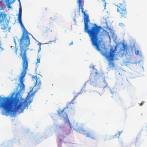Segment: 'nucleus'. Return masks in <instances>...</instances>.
I'll return each mask as SVG.
<instances>
[{
    "label": "nucleus",
    "instance_id": "1",
    "mask_svg": "<svg viewBox=\"0 0 147 147\" xmlns=\"http://www.w3.org/2000/svg\"><path fill=\"white\" fill-rule=\"evenodd\" d=\"M32 90L30 91L25 99L22 98L18 93H16L13 98L15 94L14 92L12 93L10 97L0 98V109L3 108L2 114L7 115H10L13 116L16 112L20 110L22 111L26 109H27L28 105L32 102L30 99L34 93H33L30 95Z\"/></svg>",
    "mask_w": 147,
    "mask_h": 147
},
{
    "label": "nucleus",
    "instance_id": "2",
    "mask_svg": "<svg viewBox=\"0 0 147 147\" xmlns=\"http://www.w3.org/2000/svg\"><path fill=\"white\" fill-rule=\"evenodd\" d=\"M81 93L82 92H81L78 93L77 95L74 96L71 101L67 103L66 107L64 108L63 110H58L57 112V114L59 116L62 118L65 117L64 119V123L68 124L69 125L70 127H71V126L68 118L67 113H69L71 114L72 113H74V110L72 107V105L74 104L73 102L75 100L78 95Z\"/></svg>",
    "mask_w": 147,
    "mask_h": 147
},
{
    "label": "nucleus",
    "instance_id": "3",
    "mask_svg": "<svg viewBox=\"0 0 147 147\" xmlns=\"http://www.w3.org/2000/svg\"><path fill=\"white\" fill-rule=\"evenodd\" d=\"M22 12H19L18 19L23 30L22 35L20 39V44L22 47H27L30 44V40L29 35L31 34L28 32L23 25L22 20Z\"/></svg>",
    "mask_w": 147,
    "mask_h": 147
},
{
    "label": "nucleus",
    "instance_id": "4",
    "mask_svg": "<svg viewBox=\"0 0 147 147\" xmlns=\"http://www.w3.org/2000/svg\"><path fill=\"white\" fill-rule=\"evenodd\" d=\"M26 47L21 46L20 48V55L22 57L23 60L22 67L23 70L20 77V80L24 81L23 78L25 77L26 73V71L28 68V59L27 57L26 50L24 49V48Z\"/></svg>",
    "mask_w": 147,
    "mask_h": 147
},
{
    "label": "nucleus",
    "instance_id": "5",
    "mask_svg": "<svg viewBox=\"0 0 147 147\" xmlns=\"http://www.w3.org/2000/svg\"><path fill=\"white\" fill-rule=\"evenodd\" d=\"M85 124H82V125H80L77 123L75 122L73 123L72 127L73 129L78 131H79L82 130L84 132V135H85L87 137H89L92 139H95L96 138L95 133L94 131H89L86 132V131L83 129L82 127L85 126Z\"/></svg>",
    "mask_w": 147,
    "mask_h": 147
},
{
    "label": "nucleus",
    "instance_id": "6",
    "mask_svg": "<svg viewBox=\"0 0 147 147\" xmlns=\"http://www.w3.org/2000/svg\"><path fill=\"white\" fill-rule=\"evenodd\" d=\"M116 6L117 7V11L119 13L120 18H126L127 12L125 1H123V3H119Z\"/></svg>",
    "mask_w": 147,
    "mask_h": 147
},
{
    "label": "nucleus",
    "instance_id": "7",
    "mask_svg": "<svg viewBox=\"0 0 147 147\" xmlns=\"http://www.w3.org/2000/svg\"><path fill=\"white\" fill-rule=\"evenodd\" d=\"M116 49V47L115 50H114L113 48H111L110 50L108 55L107 54V53L105 54V55H105L106 59L109 61L108 65L109 68L112 69H113L115 67L114 62L111 61L113 60L115 56L114 53Z\"/></svg>",
    "mask_w": 147,
    "mask_h": 147
},
{
    "label": "nucleus",
    "instance_id": "8",
    "mask_svg": "<svg viewBox=\"0 0 147 147\" xmlns=\"http://www.w3.org/2000/svg\"><path fill=\"white\" fill-rule=\"evenodd\" d=\"M98 74L96 72L95 75H92L90 76V79L92 85L94 87L98 85L97 80L98 79V77L97 76Z\"/></svg>",
    "mask_w": 147,
    "mask_h": 147
},
{
    "label": "nucleus",
    "instance_id": "9",
    "mask_svg": "<svg viewBox=\"0 0 147 147\" xmlns=\"http://www.w3.org/2000/svg\"><path fill=\"white\" fill-rule=\"evenodd\" d=\"M32 78L33 80H35L36 81V82L34 83V87L37 86V89H40L41 84V83L40 78H37L36 76H32Z\"/></svg>",
    "mask_w": 147,
    "mask_h": 147
},
{
    "label": "nucleus",
    "instance_id": "10",
    "mask_svg": "<svg viewBox=\"0 0 147 147\" xmlns=\"http://www.w3.org/2000/svg\"><path fill=\"white\" fill-rule=\"evenodd\" d=\"M123 48V49H121L118 52L117 55L120 56H122L124 54L125 51H127V46L124 43H122Z\"/></svg>",
    "mask_w": 147,
    "mask_h": 147
},
{
    "label": "nucleus",
    "instance_id": "11",
    "mask_svg": "<svg viewBox=\"0 0 147 147\" xmlns=\"http://www.w3.org/2000/svg\"><path fill=\"white\" fill-rule=\"evenodd\" d=\"M7 15L1 12L0 13V22H2L3 21L6 17Z\"/></svg>",
    "mask_w": 147,
    "mask_h": 147
},
{
    "label": "nucleus",
    "instance_id": "12",
    "mask_svg": "<svg viewBox=\"0 0 147 147\" xmlns=\"http://www.w3.org/2000/svg\"><path fill=\"white\" fill-rule=\"evenodd\" d=\"M78 3L79 9H83L84 1L83 0H78Z\"/></svg>",
    "mask_w": 147,
    "mask_h": 147
},
{
    "label": "nucleus",
    "instance_id": "13",
    "mask_svg": "<svg viewBox=\"0 0 147 147\" xmlns=\"http://www.w3.org/2000/svg\"><path fill=\"white\" fill-rule=\"evenodd\" d=\"M24 81L20 80V84H19L18 85L20 87V89L19 90V91H21L24 89L25 86L23 83Z\"/></svg>",
    "mask_w": 147,
    "mask_h": 147
},
{
    "label": "nucleus",
    "instance_id": "14",
    "mask_svg": "<svg viewBox=\"0 0 147 147\" xmlns=\"http://www.w3.org/2000/svg\"><path fill=\"white\" fill-rule=\"evenodd\" d=\"M16 0H6L5 2L7 5H8V7L9 8H11L10 5L13 3Z\"/></svg>",
    "mask_w": 147,
    "mask_h": 147
},
{
    "label": "nucleus",
    "instance_id": "15",
    "mask_svg": "<svg viewBox=\"0 0 147 147\" xmlns=\"http://www.w3.org/2000/svg\"><path fill=\"white\" fill-rule=\"evenodd\" d=\"M57 17L55 16H53L52 17L50 18V19L52 20H55L57 19Z\"/></svg>",
    "mask_w": 147,
    "mask_h": 147
},
{
    "label": "nucleus",
    "instance_id": "16",
    "mask_svg": "<svg viewBox=\"0 0 147 147\" xmlns=\"http://www.w3.org/2000/svg\"><path fill=\"white\" fill-rule=\"evenodd\" d=\"M18 50V48L16 47V46L15 47V50H14V52H15L16 53V55H17V51Z\"/></svg>",
    "mask_w": 147,
    "mask_h": 147
},
{
    "label": "nucleus",
    "instance_id": "17",
    "mask_svg": "<svg viewBox=\"0 0 147 147\" xmlns=\"http://www.w3.org/2000/svg\"><path fill=\"white\" fill-rule=\"evenodd\" d=\"M40 59L39 57H38L37 59V63H40Z\"/></svg>",
    "mask_w": 147,
    "mask_h": 147
},
{
    "label": "nucleus",
    "instance_id": "18",
    "mask_svg": "<svg viewBox=\"0 0 147 147\" xmlns=\"http://www.w3.org/2000/svg\"><path fill=\"white\" fill-rule=\"evenodd\" d=\"M139 50H137L135 51V53L137 55H138L139 54Z\"/></svg>",
    "mask_w": 147,
    "mask_h": 147
},
{
    "label": "nucleus",
    "instance_id": "19",
    "mask_svg": "<svg viewBox=\"0 0 147 147\" xmlns=\"http://www.w3.org/2000/svg\"><path fill=\"white\" fill-rule=\"evenodd\" d=\"M144 103V101H143L139 105L140 106H142L143 105V104Z\"/></svg>",
    "mask_w": 147,
    "mask_h": 147
},
{
    "label": "nucleus",
    "instance_id": "20",
    "mask_svg": "<svg viewBox=\"0 0 147 147\" xmlns=\"http://www.w3.org/2000/svg\"><path fill=\"white\" fill-rule=\"evenodd\" d=\"M19 12H22V9L21 7H19Z\"/></svg>",
    "mask_w": 147,
    "mask_h": 147
},
{
    "label": "nucleus",
    "instance_id": "21",
    "mask_svg": "<svg viewBox=\"0 0 147 147\" xmlns=\"http://www.w3.org/2000/svg\"><path fill=\"white\" fill-rule=\"evenodd\" d=\"M103 32H104L105 34H106L107 35L108 34V32H107L106 30H104L103 31Z\"/></svg>",
    "mask_w": 147,
    "mask_h": 147
},
{
    "label": "nucleus",
    "instance_id": "22",
    "mask_svg": "<svg viewBox=\"0 0 147 147\" xmlns=\"http://www.w3.org/2000/svg\"><path fill=\"white\" fill-rule=\"evenodd\" d=\"M119 25L120 26H122L123 25V23H120L119 24Z\"/></svg>",
    "mask_w": 147,
    "mask_h": 147
},
{
    "label": "nucleus",
    "instance_id": "23",
    "mask_svg": "<svg viewBox=\"0 0 147 147\" xmlns=\"http://www.w3.org/2000/svg\"><path fill=\"white\" fill-rule=\"evenodd\" d=\"M73 41H72L71 42V43H70L69 44V46H70L71 45H72L73 44Z\"/></svg>",
    "mask_w": 147,
    "mask_h": 147
},
{
    "label": "nucleus",
    "instance_id": "24",
    "mask_svg": "<svg viewBox=\"0 0 147 147\" xmlns=\"http://www.w3.org/2000/svg\"><path fill=\"white\" fill-rule=\"evenodd\" d=\"M104 138L103 139V140H104V141H105V140H106V137L105 136H104V138Z\"/></svg>",
    "mask_w": 147,
    "mask_h": 147
},
{
    "label": "nucleus",
    "instance_id": "25",
    "mask_svg": "<svg viewBox=\"0 0 147 147\" xmlns=\"http://www.w3.org/2000/svg\"><path fill=\"white\" fill-rule=\"evenodd\" d=\"M59 142H61V141H62V140L61 139H60V138H59Z\"/></svg>",
    "mask_w": 147,
    "mask_h": 147
},
{
    "label": "nucleus",
    "instance_id": "26",
    "mask_svg": "<svg viewBox=\"0 0 147 147\" xmlns=\"http://www.w3.org/2000/svg\"><path fill=\"white\" fill-rule=\"evenodd\" d=\"M41 50V48H40V46H39V49L38 50V52H39Z\"/></svg>",
    "mask_w": 147,
    "mask_h": 147
},
{
    "label": "nucleus",
    "instance_id": "27",
    "mask_svg": "<svg viewBox=\"0 0 147 147\" xmlns=\"http://www.w3.org/2000/svg\"><path fill=\"white\" fill-rule=\"evenodd\" d=\"M19 5L20 6V7H21V3H20V2H19Z\"/></svg>",
    "mask_w": 147,
    "mask_h": 147
},
{
    "label": "nucleus",
    "instance_id": "28",
    "mask_svg": "<svg viewBox=\"0 0 147 147\" xmlns=\"http://www.w3.org/2000/svg\"><path fill=\"white\" fill-rule=\"evenodd\" d=\"M1 43H0V48H1Z\"/></svg>",
    "mask_w": 147,
    "mask_h": 147
},
{
    "label": "nucleus",
    "instance_id": "29",
    "mask_svg": "<svg viewBox=\"0 0 147 147\" xmlns=\"http://www.w3.org/2000/svg\"><path fill=\"white\" fill-rule=\"evenodd\" d=\"M19 2H20V0H18Z\"/></svg>",
    "mask_w": 147,
    "mask_h": 147
},
{
    "label": "nucleus",
    "instance_id": "30",
    "mask_svg": "<svg viewBox=\"0 0 147 147\" xmlns=\"http://www.w3.org/2000/svg\"><path fill=\"white\" fill-rule=\"evenodd\" d=\"M74 21H76L75 19H74Z\"/></svg>",
    "mask_w": 147,
    "mask_h": 147
},
{
    "label": "nucleus",
    "instance_id": "31",
    "mask_svg": "<svg viewBox=\"0 0 147 147\" xmlns=\"http://www.w3.org/2000/svg\"><path fill=\"white\" fill-rule=\"evenodd\" d=\"M12 47V46H11V47Z\"/></svg>",
    "mask_w": 147,
    "mask_h": 147
},
{
    "label": "nucleus",
    "instance_id": "32",
    "mask_svg": "<svg viewBox=\"0 0 147 147\" xmlns=\"http://www.w3.org/2000/svg\"><path fill=\"white\" fill-rule=\"evenodd\" d=\"M94 66H93V67H92V68H94Z\"/></svg>",
    "mask_w": 147,
    "mask_h": 147
},
{
    "label": "nucleus",
    "instance_id": "33",
    "mask_svg": "<svg viewBox=\"0 0 147 147\" xmlns=\"http://www.w3.org/2000/svg\"><path fill=\"white\" fill-rule=\"evenodd\" d=\"M119 134H120V132L119 133Z\"/></svg>",
    "mask_w": 147,
    "mask_h": 147
}]
</instances>
